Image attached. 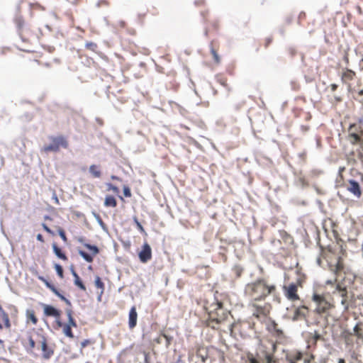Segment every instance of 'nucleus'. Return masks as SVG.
<instances>
[{"label": "nucleus", "mask_w": 363, "mask_h": 363, "mask_svg": "<svg viewBox=\"0 0 363 363\" xmlns=\"http://www.w3.org/2000/svg\"><path fill=\"white\" fill-rule=\"evenodd\" d=\"M357 145L358 147L356 149L357 157L359 160L363 162V138H360L359 141L354 143V145Z\"/></svg>", "instance_id": "30"}, {"label": "nucleus", "mask_w": 363, "mask_h": 363, "mask_svg": "<svg viewBox=\"0 0 363 363\" xmlns=\"http://www.w3.org/2000/svg\"><path fill=\"white\" fill-rule=\"evenodd\" d=\"M303 358V354L300 352H296L290 354L287 356L286 359L289 363H296L298 361L301 360Z\"/></svg>", "instance_id": "27"}, {"label": "nucleus", "mask_w": 363, "mask_h": 363, "mask_svg": "<svg viewBox=\"0 0 363 363\" xmlns=\"http://www.w3.org/2000/svg\"><path fill=\"white\" fill-rule=\"evenodd\" d=\"M94 284L95 286L101 290L100 296H101L105 290L104 283L102 281L101 279L99 276H96L95 278Z\"/></svg>", "instance_id": "32"}, {"label": "nucleus", "mask_w": 363, "mask_h": 363, "mask_svg": "<svg viewBox=\"0 0 363 363\" xmlns=\"http://www.w3.org/2000/svg\"><path fill=\"white\" fill-rule=\"evenodd\" d=\"M140 261L146 263L152 259V250L147 242H145L142 246V250L138 254Z\"/></svg>", "instance_id": "17"}, {"label": "nucleus", "mask_w": 363, "mask_h": 363, "mask_svg": "<svg viewBox=\"0 0 363 363\" xmlns=\"http://www.w3.org/2000/svg\"><path fill=\"white\" fill-rule=\"evenodd\" d=\"M302 129L304 130V131H307L308 130V127L307 126H302Z\"/></svg>", "instance_id": "60"}, {"label": "nucleus", "mask_w": 363, "mask_h": 363, "mask_svg": "<svg viewBox=\"0 0 363 363\" xmlns=\"http://www.w3.org/2000/svg\"><path fill=\"white\" fill-rule=\"evenodd\" d=\"M210 48L214 62L216 64H219L220 62V57L218 54V50L219 48L218 43L216 40H212L210 45Z\"/></svg>", "instance_id": "22"}, {"label": "nucleus", "mask_w": 363, "mask_h": 363, "mask_svg": "<svg viewBox=\"0 0 363 363\" xmlns=\"http://www.w3.org/2000/svg\"><path fill=\"white\" fill-rule=\"evenodd\" d=\"M43 225V229H44L47 233H50V234H52V233H52V231L50 230V228H49L46 224L43 223V225Z\"/></svg>", "instance_id": "49"}, {"label": "nucleus", "mask_w": 363, "mask_h": 363, "mask_svg": "<svg viewBox=\"0 0 363 363\" xmlns=\"http://www.w3.org/2000/svg\"><path fill=\"white\" fill-rule=\"evenodd\" d=\"M26 317L27 323L31 322L33 325H36L38 323V318L35 315V313L32 309H28L26 312Z\"/></svg>", "instance_id": "25"}, {"label": "nucleus", "mask_w": 363, "mask_h": 363, "mask_svg": "<svg viewBox=\"0 0 363 363\" xmlns=\"http://www.w3.org/2000/svg\"><path fill=\"white\" fill-rule=\"evenodd\" d=\"M16 23L19 28V35L23 41L29 43L33 37V33L29 30L28 28L23 26V22L21 19H17Z\"/></svg>", "instance_id": "15"}, {"label": "nucleus", "mask_w": 363, "mask_h": 363, "mask_svg": "<svg viewBox=\"0 0 363 363\" xmlns=\"http://www.w3.org/2000/svg\"><path fill=\"white\" fill-rule=\"evenodd\" d=\"M111 179H113V180L121 181V179L118 177L115 176V175H112V176L111 177Z\"/></svg>", "instance_id": "55"}, {"label": "nucleus", "mask_w": 363, "mask_h": 363, "mask_svg": "<svg viewBox=\"0 0 363 363\" xmlns=\"http://www.w3.org/2000/svg\"><path fill=\"white\" fill-rule=\"evenodd\" d=\"M135 223L137 225L138 229L140 230V233H145V229L143 227V225L140 224V222L137 219H135Z\"/></svg>", "instance_id": "47"}, {"label": "nucleus", "mask_w": 363, "mask_h": 363, "mask_svg": "<svg viewBox=\"0 0 363 363\" xmlns=\"http://www.w3.org/2000/svg\"><path fill=\"white\" fill-rule=\"evenodd\" d=\"M54 267L56 270V272H57L58 277L60 279H63L64 278V271H63L62 267L59 264H55Z\"/></svg>", "instance_id": "35"}, {"label": "nucleus", "mask_w": 363, "mask_h": 363, "mask_svg": "<svg viewBox=\"0 0 363 363\" xmlns=\"http://www.w3.org/2000/svg\"><path fill=\"white\" fill-rule=\"evenodd\" d=\"M123 194L125 197H128V198L131 197V196H132L131 191H130V188L128 186H123Z\"/></svg>", "instance_id": "44"}, {"label": "nucleus", "mask_w": 363, "mask_h": 363, "mask_svg": "<svg viewBox=\"0 0 363 363\" xmlns=\"http://www.w3.org/2000/svg\"><path fill=\"white\" fill-rule=\"evenodd\" d=\"M247 363H259V362L252 353L249 352L247 354Z\"/></svg>", "instance_id": "38"}, {"label": "nucleus", "mask_w": 363, "mask_h": 363, "mask_svg": "<svg viewBox=\"0 0 363 363\" xmlns=\"http://www.w3.org/2000/svg\"><path fill=\"white\" fill-rule=\"evenodd\" d=\"M52 249H53L54 253L55 254V255L57 257H59L60 259H61L64 261L67 260V257L66 256V255L64 252H62V250L57 245V244H55V243L52 244Z\"/></svg>", "instance_id": "29"}, {"label": "nucleus", "mask_w": 363, "mask_h": 363, "mask_svg": "<svg viewBox=\"0 0 363 363\" xmlns=\"http://www.w3.org/2000/svg\"><path fill=\"white\" fill-rule=\"evenodd\" d=\"M0 346H1V347H4V340H1V339H0Z\"/></svg>", "instance_id": "57"}, {"label": "nucleus", "mask_w": 363, "mask_h": 363, "mask_svg": "<svg viewBox=\"0 0 363 363\" xmlns=\"http://www.w3.org/2000/svg\"><path fill=\"white\" fill-rule=\"evenodd\" d=\"M363 138V115L351 123L347 129V139L352 145Z\"/></svg>", "instance_id": "5"}, {"label": "nucleus", "mask_w": 363, "mask_h": 363, "mask_svg": "<svg viewBox=\"0 0 363 363\" xmlns=\"http://www.w3.org/2000/svg\"><path fill=\"white\" fill-rule=\"evenodd\" d=\"M38 279L43 282L45 285L52 291L56 296H57L62 301H63L67 305L71 306V302L66 297H65L62 294H61L59 291L55 288V286L50 284L45 277L43 276H38Z\"/></svg>", "instance_id": "14"}, {"label": "nucleus", "mask_w": 363, "mask_h": 363, "mask_svg": "<svg viewBox=\"0 0 363 363\" xmlns=\"http://www.w3.org/2000/svg\"><path fill=\"white\" fill-rule=\"evenodd\" d=\"M89 269H92L91 266H89Z\"/></svg>", "instance_id": "63"}, {"label": "nucleus", "mask_w": 363, "mask_h": 363, "mask_svg": "<svg viewBox=\"0 0 363 363\" xmlns=\"http://www.w3.org/2000/svg\"><path fill=\"white\" fill-rule=\"evenodd\" d=\"M104 206L106 207H112V208L116 207L117 206V201H116V198L113 196L107 195L105 197Z\"/></svg>", "instance_id": "28"}, {"label": "nucleus", "mask_w": 363, "mask_h": 363, "mask_svg": "<svg viewBox=\"0 0 363 363\" xmlns=\"http://www.w3.org/2000/svg\"><path fill=\"white\" fill-rule=\"evenodd\" d=\"M102 4L108 5V2H107V1H101V2L99 3V5H101Z\"/></svg>", "instance_id": "59"}, {"label": "nucleus", "mask_w": 363, "mask_h": 363, "mask_svg": "<svg viewBox=\"0 0 363 363\" xmlns=\"http://www.w3.org/2000/svg\"><path fill=\"white\" fill-rule=\"evenodd\" d=\"M357 77L356 72L350 69L344 68L342 69L341 74V81L343 84L347 86L349 91H352V86L350 82Z\"/></svg>", "instance_id": "13"}, {"label": "nucleus", "mask_w": 363, "mask_h": 363, "mask_svg": "<svg viewBox=\"0 0 363 363\" xmlns=\"http://www.w3.org/2000/svg\"><path fill=\"white\" fill-rule=\"evenodd\" d=\"M272 326L277 336H281L283 335V331L277 328L278 325L274 321L272 322Z\"/></svg>", "instance_id": "40"}, {"label": "nucleus", "mask_w": 363, "mask_h": 363, "mask_svg": "<svg viewBox=\"0 0 363 363\" xmlns=\"http://www.w3.org/2000/svg\"><path fill=\"white\" fill-rule=\"evenodd\" d=\"M218 82H219V84H220L222 86L228 88V90H230V88L228 87V83H227V79L225 78H223V77H220L218 79Z\"/></svg>", "instance_id": "43"}, {"label": "nucleus", "mask_w": 363, "mask_h": 363, "mask_svg": "<svg viewBox=\"0 0 363 363\" xmlns=\"http://www.w3.org/2000/svg\"><path fill=\"white\" fill-rule=\"evenodd\" d=\"M39 344L40 345L41 350L43 351V357L45 359H50L52 356L54 352L48 346L47 338L44 336Z\"/></svg>", "instance_id": "19"}, {"label": "nucleus", "mask_w": 363, "mask_h": 363, "mask_svg": "<svg viewBox=\"0 0 363 363\" xmlns=\"http://www.w3.org/2000/svg\"><path fill=\"white\" fill-rule=\"evenodd\" d=\"M196 6L199 9L201 15L203 16L204 21L207 26L206 28L205 34L207 35L211 31H216L219 28V22L216 19L208 18V10L206 9V4L203 1L199 0L194 2Z\"/></svg>", "instance_id": "6"}, {"label": "nucleus", "mask_w": 363, "mask_h": 363, "mask_svg": "<svg viewBox=\"0 0 363 363\" xmlns=\"http://www.w3.org/2000/svg\"><path fill=\"white\" fill-rule=\"evenodd\" d=\"M345 170V167H339L338 173H339V176L341 177V179H342V172Z\"/></svg>", "instance_id": "51"}, {"label": "nucleus", "mask_w": 363, "mask_h": 363, "mask_svg": "<svg viewBox=\"0 0 363 363\" xmlns=\"http://www.w3.org/2000/svg\"><path fill=\"white\" fill-rule=\"evenodd\" d=\"M89 172L94 178H99L101 176V172L99 166L96 164H91L89 167Z\"/></svg>", "instance_id": "31"}, {"label": "nucleus", "mask_w": 363, "mask_h": 363, "mask_svg": "<svg viewBox=\"0 0 363 363\" xmlns=\"http://www.w3.org/2000/svg\"><path fill=\"white\" fill-rule=\"evenodd\" d=\"M289 277L285 276L284 284L282 286V291L284 296L291 301H296L300 299L298 294V289L303 288L306 282V276L300 269L296 270V279L294 282H288Z\"/></svg>", "instance_id": "2"}, {"label": "nucleus", "mask_w": 363, "mask_h": 363, "mask_svg": "<svg viewBox=\"0 0 363 363\" xmlns=\"http://www.w3.org/2000/svg\"><path fill=\"white\" fill-rule=\"evenodd\" d=\"M222 308L223 303L221 302H218L217 308H216V310L217 311L216 313L218 315V317L214 318L213 317V315H211V318L208 322V325L212 327L213 328H216L214 323L219 324L224 321L228 318V313L223 311Z\"/></svg>", "instance_id": "11"}, {"label": "nucleus", "mask_w": 363, "mask_h": 363, "mask_svg": "<svg viewBox=\"0 0 363 363\" xmlns=\"http://www.w3.org/2000/svg\"><path fill=\"white\" fill-rule=\"evenodd\" d=\"M107 190L112 191L113 193L118 194L119 193V189L111 183L106 184Z\"/></svg>", "instance_id": "39"}, {"label": "nucleus", "mask_w": 363, "mask_h": 363, "mask_svg": "<svg viewBox=\"0 0 363 363\" xmlns=\"http://www.w3.org/2000/svg\"><path fill=\"white\" fill-rule=\"evenodd\" d=\"M273 38L272 37H267L264 40V46L265 48H268L269 45L272 43Z\"/></svg>", "instance_id": "46"}, {"label": "nucleus", "mask_w": 363, "mask_h": 363, "mask_svg": "<svg viewBox=\"0 0 363 363\" xmlns=\"http://www.w3.org/2000/svg\"><path fill=\"white\" fill-rule=\"evenodd\" d=\"M11 323L8 313L0 305V330L3 329L10 330Z\"/></svg>", "instance_id": "16"}, {"label": "nucleus", "mask_w": 363, "mask_h": 363, "mask_svg": "<svg viewBox=\"0 0 363 363\" xmlns=\"http://www.w3.org/2000/svg\"><path fill=\"white\" fill-rule=\"evenodd\" d=\"M85 47L86 49L91 50L93 52H96L98 48L97 44L94 42L86 43Z\"/></svg>", "instance_id": "36"}, {"label": "nucleus", "mask_w": 363, "mask_h": 363, "mask_svg": "<svg viewBox=\"0 0 363 363\" xmlns=\"http://www.w3.org/2000/svg\"><path fill=\"white\" fill-rule=\"evenodd\" d=\"M162 337L165 339V340H166V346H167V347H169V346L171 345V343H172V340H173V337H172V336H170V335H167V334H165V333L162 334Z\"/></svg>", "instance_id": "42"}, {"label": "nucleus", "mask_w": 363, "mask_h": 363, "mask_svg": "<svg viewBox=\"0 0 363 363\" xmlns=\"http://www.w3.org/2000/svg\"><path fill=\"white\" fill-rule=\"evenodd\" d=\"M337 289L339 290V293L340 296L342 297L341 303L344 306L345 309H347L349 306L347 300V291L345 288H341L340 286H337Z\"/></svg>", "instance_id": "26"}, {"label": "nucleus", "mask_w": 363, "mask_h": 363, "mask_svg": "<svg viewBox=\"0 0 363 363\" xmlns=\"http://www.w3.org/2000/svg\"><path fill=\"white\" fill-rule=\"evenodd\" d=\"M58 233H59L60 238L62 239V240L66 242L67 241V238L65 235V230L62 228H60L58 230Z\"/></svg>", "instance_id": "45"}, {"label": "nucleus", "mask_w": 363, "mask_h": 363, "mask_svg": "<svg viewBox=\"0 0 363 363\" xmlns=\"http://www.w3.org/2000/svg\"><path fill=\"white\" fill-rule=\"evenodd\" d=\"M70 1L73 4H78V0H70Z\"/></svg>", "instance_id": "58"}, {"label": "nucleus", "mask_w": 363, "mask_h": 363, "mask_svg": "<svg viewBox=\"0 0 363 363\" xmlns=\"http://www.w3.org/2000/svg\"><path fill=\"white\" fill-rule=\"evenodd\" d=\"M138 313L135 306H133L129 311L128 325L130 329L134 328L137 325Z\"/></svg>", "instance_id": "23"}, {"label": "nucleus", "mask_w": 363, "mask_h": 363, "mask_svg": "<svg viewBox=\"0 0 363 363\" xmlns=\"http://www.w3.org/2000/svg\"><path fill=\"white\" fill-rule=\"evenodd\" d=\"M309 308L306 306H298L294 311V320H300L306 318L308 315Z\"/></svg>", "instance_id": "20"}, {"label": "nucleus", "mask_w": 363, "mask_h": 363, "mask_svg": "<svg viewBox=\"0 0 363 363\" xmlns=\"http://www.w3.org/2000/svg\"><path fill=\"white\" fill-rule=\"evenodd\" d=\"M276 291L274 285H269L264 279H257L247 284L245 287V295L250 301L264 300L269 294Z\"/></svg>", "instance_id": "1"}, {"label": "nucleus", "mask_w": 363, "mask_h": 363, "mask_svg": "<svg viewBox=\"0 0 363 363\" xmlns=\"http://www.w3.org/2000/svg\"><path fill=\"white\" fill-rule=\"evenodd\" d=\"M30 7L33 11H45V7L40 5L39 3H37V2L30 4Z\"/></svg>", "instance_id": "34"}, {"label": "nucleus", "mask_w": 363, "mask_h": 363, "mask_svg": "<svg viewBox=\"0 0 363 363\" xmlns=\"http://www.w3.org/2000/svg\"><path fill=\"white\" fill-rule=\"evenodd\" d=\"M233 270L237 278H239L243 272V269L240 266H235Z\"/></svg>", "instance_id": "41"}, {"label": "nucleus", "mask_w": 363, "mask_h": 363, "mask_svg": "<svg viewBox=\"0 0 363 363\" xmlns=\"http://www.w3.org/2000/svg\"><path fill=\"white\" fill-rule=\"evenodd\" d=\"M361 326L362 323L357 324L354 328V332L358 338L363 340V329Z\"/></svg>", "instance_id": "33"}, {"label": "nucleus", "mask_w": 363, "mask_h": 363, "mask_svg": "<svg viewBox=\"0 0 363 363\" xmlns=\"http://www.w3.org/2000/svg\"><path fill=\"white\" fill-rule=\"evenodd\" d=\"M44 335L40 333L36 329L33 328L26 332L25 336L22 339V344L28 351H33L35 345L39 344Z\"/></svg>", "instance_id": "7"}, {"label": "nucleus", "mask_w": 363, "mask_h": 363, "mask_svg": "<svg viewBox=\"0 0 363 363\" xmlns=\"http://www.w3.org/2000/svg\"><path fill=\"white\" fill-rule=\"evenodd\" d=\"M359 96H363V89H360L357 93Z\"/></svg>", "instance_id": "56"}, {"label": "nucleus", "mask_w": 363, "mask_h": 363, "mask_svg": "<svg viewBox=\"0 0 363 363\" xmlns=\"http://www.w3.org/2000/svg\"><path fill=\"white\" fill-rule=\"evenodd\" d=\"M50 140L51 143L43 147V151L45 152H57L60 150V147L64 148L68 147V143L63 136L52 137Z\"/></svg>", "instance_id": "9"}, {"label": "nucleus", "mask_w": 363, "mask_h": 363, "mask_svg": "<svg viewBox=\"0 0 363 363\" xmlns=\"http://www.w3.org/2000/svg\"><path fill=\"white\" fill-rule=\"evenodd\" d=\"M313 338H314L315 341H317L318 340H319L320 338V335L318 332H315Z\"/></svg>", "instance_id": "52"}, {"label": "nucleus", "mask_w": 363, "mask_h": 363, "mask_svg": "<svg viewBox=\"0 0 363 363\" xmlns=\"http://www.w3.org/2000/svg\"><path fill=\"white\" fill-rule=\"evenodd\" d=\"M196 355L201 359L203 363L206 362L208 358V353L207 347L203 345H197L196 350Z\"/></svg>", "instance_id": "21"}, {"label": "nucleus", "mask_w": 363, "mask_h": 363, "mask_svg": "<svg viewBox=\"0 0 363 363\" xmlns=\"http://www.w3.org/2000/svg\"><path fill=\"white\" fill-rule=\"evenodd\" d=\"M337 101H341V98H335Z\"/></svg>", "instance_id": "62"}, {"label": "nucleus", "mask_w": 363, "mask_h": 363, "mask_svg": "<svg viewBox=\"0 0 363 363\" xmlns=\"http://www.w3.org/2000/svg\"><path fill=\"white\" fill-rule=\"evenodd\" d=\"M344 268V264L340 258L338 259L336 264H335V273H339Z\"/></svg>", "instance_id": "37"}, {"label": "nucleus", "mask_w": 363, "mask_h": 363, "mask_svg": "<svg viewBox=\"0 0 363 363\" xmlns=\"http://www.w3.org/2000/svg\"><path fill=\"white\" fill-rule=\"evenodd\" d=\"M330 89L332 91H335L337 89V85L336 84H332L330 85Z\"/></svg>", "instance_id": "53"}, {"label": "nucleus", "mask_w": 363, "mask_h": 363, "mask_svg": "<svg viewBox=\"0 0 363 363\" xmlns=\"http://www.w3.org/2000/svg\"><path fill=\"white\" fill-rule=\"evenodd\" d=\"M343 60L345 62V64L347 65H349L350 63V60H349V56H348V53H345V55H344V57H343Z\"/></svg>", "instance_id": "50"}, {"label": "nucleus", "mask_w": 363, "mask_h": 363, "mask_svg": "<svg viewBox=\"0 0 363 363\" xmlns=\"http://www.w3.org/2000/svg\"><path fill=\"white\" fill-rule=\"evenodd\" d=\"M338 363H345V360H344V359H339V362H338Z\"/></svg>", "instance_id": "61"}, {"label": "nucleus", "mask_w": 363, "mask_h": 363, "mask_svg": "<svg viewBox=\"0 0 363 363\" xmlns=\"http://www.w3.org/2000/svg\"><path fill=\"white\" fill-rule=\"evenodd\" d=\"M311 300L315 303L314 313L320 315L327 317L330 315V311L335 308L333 299L329 298L324 294L314 291Z\"/></svg>", "instance_id": "3"}, {"label": "nucleus", "mask_w": 363, "mask_h": 363, "mask_svg": "<svg viewBox=\"0 0 363 363\" xmlns=\"http://www.w3.org/2000/svg\"><path fill=\"white\" fill-rule=\"evenodd\" d=\"M37 240L40 241L41 242H44V239H43V237L41 234H38L37 235Z\"/></svg>", "instance_id": "54"}, {"label": "nucleus", "mask_w": 363, "mask_h": 363, "mask_svg": "<svg viewBox=\"0 0 363 363\" xmlns=\"http://www.w3.org/2000/svg\"><path fill=\"white\" fill-rule=\"evenodd\" d=\"M71 272L74 278V285L82 291H85L86 290V286L73 267H71Z\"/></svg>", "instance_id": "24"}, {"label": "nucleus", "mask_w": 363, "mask_h": 363, "mask_svg": "<svg viewBox=\"0 0 363 363\" xmlns=\"http://www.w3.org/2000/svg\"><path fill=\"white\" fill-rule=\"evenodd\" d=\"M342 186L350 192L355 199H360L362 196V188L359 182L355 179H348L342 184Z\"/></svg>", "instance_id": "10"}, {"label": "nucleus", "mask_w": 363, "mask_h": 363, "mask_svg": "<svg viewBox=\"0 0 363 363\" xmlns=\"http://www.w3.org/2000/svg\"><path fill=\"white\" fill-rule=\"evenodd\" d=\"M91 343V341L89 340H84L81 342L82 348L86 347L88 345Z\"/></svg>", "instance_id": "48"}, {"label": "nucleus", "mask_w": 363, "mask_h": 363, "mask_svg": "<svg viewBox=\"0 0 363 363\" xmlns=\"http://www.w3.org/2000/svg\"><path fill=\"white\" fill-rule=\"evenodd\" d=\"M249 308L252 314L257 319L266 318L270 313L272 306L264 300L250 301Z\"/></svg>", "instance_id": "4"}, {"label": "nucleus", "mask_w": 363, "mask_h": 363, "mask_svg": "<svg viewBox=\"0 0 363 363\" xmlns=\"http://www.w3.org/2000/svg\"><path fill=\"white\" fill-rule=\"evenodd\" d=\"M43 308L44 315L48 317H54L57 320H60L61 313L59 310L52 306L48 304H42Z\"/></svg>", "instance_id": "18"}, {"label": "nucleus", "mask_w": 363, "mask_h": 363, "mask_svg": "<svg viewBox=\"0 0 363 363\" xmlns=\"http://www.w3.org/2000/svg\"><path fill=\"white\" fill-rule=\"evenodd\" d=\"M66 313L68 318V322L67 323H63L60 320H57L56 323L58 327L62 329L63 334L69 338H74V334L72 330V328H77V322L73 317V312L71 309H68L66 311Z\"/></svg>", "instance_id": "8"}, {"label": "nucleus", "mask_w": 363, "mask_h": 363, "mask_svg": "<svg viewBox=\"0 0 363 363\" xmlns=\"http://www.w3.org/2000/svg\"><path fill=\"white\" fill-rule=\"evenodd\" d=\"M84 246L89 250V253H87L83 250H79V254L82 256L86 262H92L94 257L99 253V250L97 246L91 245L88 243H85Z\"/></svg>", "instance_id": "12"}]
</instances>
